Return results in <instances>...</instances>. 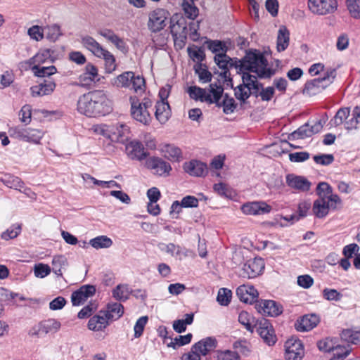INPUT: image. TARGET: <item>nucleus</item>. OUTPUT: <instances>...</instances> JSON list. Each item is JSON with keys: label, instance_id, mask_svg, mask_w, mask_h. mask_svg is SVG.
<instances>
[{"label": "nucleus", "instance_id": "1", "mask_svg": "<svg viewBox=\"0 0 360 360\" xmlns=\"http://www.w3.org/2000/svg\"><path fill=\"white\" fill-rule=\"evenodd\" d=\"M112 103L103 91H94L81 96L77 110L87 117L104 116L112 111Z\"/></svg>", "mask_w": 360, "mask_h": 360}, {"label": "nucleus", "instance_id": "61", "mask_svg": "<svg viewBox=\"0 0 360 360\" xmlns=\"http://www.w3.org/2000/svg\"><path fill=\"white\" fill-rule=\"evenodd\" d=\"M148 320V317L147 316H143L138 319L134 327L135 338H139L142 335Z\"/></svg>", "mask_w": 360, "mask_h": 360}, {"label": "nucleus", "instance_id": "41", "mask_svg": "<svg viewBox=\"0 0 360 360\" xmlns=\"http://www.w3.org/2000/svg\"><path fill=\"white\" fill-rule=\"evenodd\" d=\"M350 114V109L349 108H340L333 118H332L329 124L330 127H338L342 124H345L346 120L348 118Z\"/></svg>", "mask_w": 360, "mask_h": 360}, {"label": "nucleus", "instance_id": "56", "mask_svg": "<svg viewBox=\"0 0 360 360\" xmlns=\"http://www.w3.org/2000/svg\"><path fill=\"white\" fill-rule=\"evenodd\" d=\"M189 57L193 60L201 63L205 58L204 50L201 47L194 46L193 47H188L187 49Z\"/></svg>", "mask_w": 360, "mask_h": 360}, {"label": "nucleus", "instance_id": "49", "mask_svg": "<svg viewBox=\"0 0 360 360\" xmlns=\"http://www.w3.org/2000/svg\"><path fill=\"white\" fill-rule=\"evenodd\" d=\"M1 181L6 186L13 189H20L24 186L23 181L19 177L10 174L5 175Z\"/></svg>", "mask_w": 360, "mask_h": 360}, {"label": "nucleus", "instance_id": "46", "mask_svg": "<svg viewBox=\"0 0 360 360\" xmlns=\"http://www.w3.org/2000/svg\"><path fill=\"white\" fill-rule=\"evenodd\" d=\"M257 320L245 311H242L238 315V321L243 325L247 330L252 333L255 328V323Z\"/></svg>", "mask_w": 360, "mask_h": 360}, {"label": "nucleus", "instance_id": "19", "mask_svg": "<svg viewBox=\"0 0 360 360\" xmlns=\"http://www.w3.org/2000/svg\"><path fill=\"white\" fill-rule=\"evenodd\" d=\"M241 210L245 214H264L270 212L271 207L265 202H250L243 205Z\"/></svg>", "mask_w": 360, "mask_h": 360}, {"label": "nucleus", "instance_id": "32", "mask_svg": "<svg viewBox=\"0 0 360 360\" xmlns=\"http://www.w3.org/2000/svg\"><path fill=\"white\" fill-rule=\"evenodd\" d=\"M60 327V322L55 319H49L39 323V330L44 334L56 333Z\"/></svg>", "mask_w": 360, "mask_h": 360}, {"label": "nucleus", "instance_id": "26", "mask_svg": "<svg viewBox=\"0 0 360 360\" xmlns=\"http://www.w3.org/2000/svg\"><path fill=\"white\" fill-rule=\"evenodd\" d=\"M108 321L105 314L101 313V311H100L98 314L90 318L88 322V328L94 331L102 330L108 326Z\"/></svg>", "mask_w": 360, "mask_h": 360}, {"label": "nucleus", "instance_id": "25", "mask_svg": "<svg viewBox=\"0 0 360 360\" xmlns=\"http://www.w3.org/2000/svg\"><path fill=\"white\" fill-rule=\"evenodd\" d=\"M218 108H223V112L226 115L233 113L237 108V103L234 98L229 96L228 94H224L221 98L217 99V102H213Z\"/></svg>", "mask_w": 360, "mask_h": 360}, {"label": "nucleus", "instance_id": "29", "mask_svg": "<svg viewBox=\"0 0 360 360\" xmlns=\"http://www.w3.org/2000/svg\"><path fill=\"white\" fill-rule=\"evenodd\" d=\"M170 107L167 102H158L155 105L156 119L162 124L165 123L170 116Z\"/></svg>", "mask_w": 360, "mask_h": 360}, {"label": "nucleus", "instance_id": "57", "mask_svg": "<svg viewBox=\"0 0 360 360\" xmlns=\"http://www.w3.org/2000/svg\"><path fill=\"white\" fill-rule=\"evenodd\" d=\"M350 352L351 349L349 346L342 345L338 343L336 344V347L332 351L333 359L335 360H342L349 354Z\"/></svg>", "mask_w": 360, "mask_h": 360}, {"label": "nucleus", "instance_id": "5", "mask_svg": "<svg viewBox=\"0 0 360 360\" xmlns=\"http://www.w3.org/2000/svg\"><path fill=\"white\" fill-rule=\"evenodd\" d=\"M131 114L132 117L143 124H148L151 117L148 109L152 107V102L149 98H145L140 102L136 97H130Z\"/></svg>", "mask_w": 360, "mask_h": 360}, {"label": "nucleus", "instance_id": "8", "mask_svg": "<svg viewBox=\"0 0 360 360\" xmlns=\"http://www.w3.org/2000/svg\"><path fill=\"white\" fill-rule=\"evenodd\" d=\"M9 133L11 136L34 143H39L43 137V132L41 130L22 127L11 128Z\"/></svg>", "mask_w": 360, "mask_h": 360}, {"label": "nucleus", "instance_id": "9", "mask_svg": "<svg viewBox=\"0 0 360 360\" xmlns=\"http://www.w3.org/2000/svg\"><path fill=\"white\" fill-rule=\"evenodd\" d=\"M255 326L257 332L266 345L272 346L276 342L275 330L267 319L264 318L257 319Z\"/></svg>", "mask_w": 360, "mask_h": 360}, {"label": "nucleus", "instance_id": "17", "mask_svg": "<svg viewBox=\"0 0 360 360\" xmlns=\"http://www.w3.org/2000/svg\"><path fill=\"white\" fill-rule=\"evenodd\" d=\"M218 346V341L215 337H207L195 343L193 350L197 351L200 355L205 356L211 352L215 351Z\"/></svg>", "mask_w": 360, "mask_h": 360}, {"label": "nucleus", "instance_id": "39", "mask_svg": "<svg viewBox=\"0 0 360 360\" xmlns=\"http://www.w3.org/2000/svg\"><path fill=\"white\" fill-rule=\"evenodd\" d=\"M98 58H103L105 61V72L110 74L113 72L117 68L115 56L108 50L104 49L103 53L99 55Z\"/></svg>", "mask_w": 360, "mask_h": 360}, {"label": "nucleus", "instance_id": "13", "mask_svg": "<svg viewBox=\"0 0 360 360\" xmlns=\"http://www.w3.org/2000/svg\"><path fill=\"white\" fill-rule=\"evenodd\" d=\"M286 360H301L304 356L303 345L300 340L289 339L285 343Z\"/></svg>", "mask_w": 360, "mask_h": 360}, {"label": "nucleus", "instance_id": "16", "mask_svg": "<svg viewBox=\"0 0 360 360\" xmlns=\"http://www.w3.org/2000/svg\"><path fill=\"white\" fill-rule=\"evenodd\" d=\"M320 322V317L316 314H308L301 316L295 323L297 331H309L314 328Z\"/></svg>", "mask_w": 360, "mask_h": 360}, {"label": "nucleus", "instance_id": "64", "mask_svg": "<svg viewBox=\"0 0 360 360\" xmlns=\"http://www.w3.org/2000/svg\"><path fill=\"white\" fill-rule=\"evenodd\" d=\"M27 34L31 39L38 41L44 38V28L41 29L38 25H33L28 29Z\"/></svg>", "mask_w": 360, "mask_h": 360}, {"label": "nucleus", "instance_id": "38", "mask_svg": "<svg viewBox=\"0 0 360 360\" xmlns=\"http://www.w3.org/2000/svg\"><path fill=\"white\" fill-rule=\"evenodd\" d=\"M213 359L214 360H240L239 354L231 349H217L213 352Z\"/></svg>", "mask_w": 360, "mask_h": 360}, {"label": "nucleus", "instance_id": "40", "mask_svg": "<svg viewBox=\"0 0 360 360\" xmlns=\"http://www.w3.org/2000/svg\"><path fill=\"white\" fill-rule=\"evenodd\" d=\"M112 294L117 301L124 302L129 298L131 290L127 285L120 284L112 290Z\"/></svg>", "mask_w": 360, "mask_h": 360}, {"label": "nucleus", "instance_id": "58", "mask_svg": "<svg viewBox=\"0 0 360 360\" xmlns=\"http://www.w3.org/2000/svg\"><path fill=\"white\" fill-rule=\"evenodd\" d=\"M232 292L227 288H220L218 292L217 300L219 304L222 306H227L231 298Z\"/></svg>", "mask_w": 360, "mask_h": 360}, {"label": "nucleus", "instance_id": "27", "mask_svg": "<svg viewBox=\"0 0 360 360\" xmlns=\"http://www.w3.org/2000/svg\"><path fill=\"white\" fill-rule=\"evenodd\" d=\"M108 320H117L124 314V307L119 302L108 303L106 311H101Z\"/></svg>", "mask_w": 360, "mask_h": 360}, {"label": "nucleus", "instance_id": "44", "mask_svg": "<svg viewBox=\"0 0 360 360\" xmlns=\"http://www.w3.org/2000/svg\"><path fill=\"white\" fill-rule=\"evenodd\" d=\"M234 95L236 99L240 101V106H243L250 97L251 91L243 84H240L234 89Z\"/></svg>", "mask_w": 360, "mask_h": 360}, {"label": "nucleus", "instance_id": "52", "mask_svg": "<svg viewBox=\"0 0 360 360\" xmlns=\"http://www.w3.org/2000/svg\"><path fill=\"white\" fill-rule=\"evenodd\" d=\"M44 32L46 38L51 41H56L62 34L60 26L56 24L45 27Z\"/></svg>", "mask_w": 360, "mask_h": 360}, {"label": "nucleus", "instance_id": "47", "mask_svg": "<svg viewBox=\"0 0 360 360\" xmlns=\"http://www.w3.org/2000/svg\"><path fill=\"white\" fill-rule=\"evenodd\" d=\"M89 245L96 250L108 248L112 245V241L106 236H99L91 239L89 242Z\"/></svg>", "mask_w": 360, "mask_h": 360}, {"label": "nucleus", "instance_id": "30", "mask_svg": "<svg viewBox=\"0 0 360 360\" xmlns=\"http://www.w3.org/2000/svg\"><path fill=\"white\" fill-rule=\"evenodd\" d=\"M52 51L50 49H44L39 51L35 56L29 59L28 63L30 65H39L48 62L52 63L53 60L51 58Z\"/></svg>", "mask_w": 360, "mask_h": 360}, {"label": "nucleus", "instance_id": "37", "mask_svg": "<svg viewBox=\"0 0 360 360\" xmlns=\"http://www.w3.org/2000/svg\"><path fill=\"white\" fill-rule=\"evenodd\" d=\"M31 70L37 77H49L57 72L54 65L41 66V65H32Z\"/></svg>", "mask_w": 360, "mask_h": 360}, {"label": "nucleus", "instance_id": "59", "mask_svg": "<svg viewBox=\"0 0 360 360\" xmlns=\"http://www.w3.org/2000/svg\"><path fill=\"white\" fill-rule=\"evenodd\" d=\"M346 4L350 15L354 18H360V0H346Z\"/></svg>", "mask_w": 360, "mask_h": 360}, {"label": "nucleus", "instance_id": "4", "mask_svg": "<svg viewBox=\"0 0 360 360\" xmlns=\"http://www.w3.org/2000/svg\"><path fill=\"white\" fill-rule=\"evenodd\" d=\"M223 91V86L217 83H211L210 84L209 92L196 86H190L188 89V93L192 99L202 102L205 101L209 104H212L213 102H217V99L221 98Z\"/></svg>", "mask_w": 360, "mask_h": 360}, {"label": "nucleus", "instance_id": "53", "mask_svg": "<svg viewBox=\"0 0 360 360\" xmlns=\"http://www.w3.org/2000/svg\"><path fill=\"white\" fill-rule=\"evenodd\" d=\"M337 343L338 340L335 338H326L319 340L317 342V346L319 350L325 352H330L333 350L335 347H336Z\"/></svg>", "mask_w": 360, "mask_h": 360}, {"label": "nucleus", "instance_id": "48", "mask_svg": "<svg viewBox=\"0 0 360 360\" xmlns=\"http://www.w3.org/2000/svg\"><path fill=\"white\" fill-rule=\"evenodd\" d=\"M310 136H311L310 126L308 123H306L291 133L289 136V139L291 140L304 139Z\"/></svg>", "mask_w": 360, "mask_h": 360}, {"label": "nucleus", "instance_id": "11", "mask_svg": "<svg viewBox=\"0 0 360 360\" xmlns=\"http://www.w3.org/2000/svg\"><path fill=\"white\" fill-rule=\"evenodd\" d=\"M169 13L163 8L154 10L149 15L148 29L151 32L162 31L167 25Z\"/></svg>", "mask_w": 360, "mask_h": 360}, {"label": "nucleus", "instance_id": "22", "mask_svg": "<svg viewBox=\"0 0 360 360\" xmlns=\"http://www.w3.org/2000/svg\"><path fill=\"white\" fill-rule=\"evenodd\" d=\"M286 184L292 188L306 192L310 189L311 182L302 176L290 174L286 176Z\"/></svg>", "mask_w": 360, "mask_h": 360}, {"label": "nucleus", "instance_id": "3", "mask_svg": "<svg viewBox=\"0 0 360 360\" xmlns=\"http://www.w3.org/2000/svg\"><path fill=\"white\" fill-rule=\"evenodd\" d=\"M111 84L117 88L129 89L137 94H142L146 89L145 79L132 71L120 74L111 79Z\"/></svg>", "mask_w": 360, "mask_h": 360}, {"label": "nucleus", "instance_id": "51", "mask_svg": "<svg viewBox=\"0 0 360 360\" xmlns=\"http://www.w3.org/2000/svg\"><path fill=\"white\" fill-rule=\"evenodd\" d=\"M67 264V259L64 256H55L52 260V271L55 274L62 276V269L65 268Z\"/></svg>", "mask_w": 360, "mask_h": 360}, {"label": "nucleus", "instance_id": "28", "mask_svg": "<svg viewBox=\"0 0 360 360\" xmlns=\"http://www.w3.org/2000/svg\"><path fill=\"white\" fill-rule=\"evenodd\" d=\"M82 45L91 51L95 56L98 57L103 53L105 49L98 42H97L92 37L84 36L82 37Z\"/></svg>", "mask_w": 360, "mask_h": 360}, {"label": "nucleus", "instance_id": "2", "mask_svg": "<svg viewBox=\"0 0 360 360\" xmlns=\"http://www.w3.org/2000/svg\"><path fill=\"white\" fill-rule=\"evenodd\" d=\"M245 70L256 73L260 79H269L276 74V70L268 68V61L264 54L257 50L249 51L243 57Z\"/></svg>", "mask_w": 360, "mask_h": 360}, {"label": "nucleus", "instance_id": "34", "mask_svg": "<svg viewBox=\"0 0 360 360\" xmlns=\"http://www.w3.org/2000/svg\"><path fill=\"white\" fill-rule=\"evenodd\" d=\"M158 248L161 251L166 252L170 254L173 257L187 256V254L184 249L181 248L179 245H176L174 243H161L158 245Z\"/></svg>", "mask_w": 360, "mask_h": 360}, {"label": "nucleus", "instance_id": "54", "mask_svg": "<svg viewBox=\"0 0 360 360\" xmlns=\"http://www.w3.org/2000/svg\"><path fill=\"white\" fill-rule=\"evenodd\" d=\"M233 348L237 350L236 352L238 354L240 353L245 356H247L251 351L250 343L245 339H240L234 342L233 343Z\"/></svg>", "mask_w": 360, "mask_h": 360}, {"label": "nucleus", "instance_id": "7", "mask_svg": "<svg viewBox=\"0 0 360 360\" xmlns=\"http://www.w3.org/2000/svg\"><path fill=\"white\" fill-rule=\"evenodd\" d=\"M264 269V262L260 257L248 260L239 268L238 274L244 278H254L259 276Z\"/></svg>", "mask_w": 360, "mask_h": 360}, {"label": "nucleus", "instance_id": "35", "mask_svg": "<svg viewBox=\"0 0 360 360\" xmlns=\"http://www.w3.org/2000/svg\"><path fill=\"white\" fill-rule=\"evenodd\" d=\"M181 7L184 15L190 20H195L199 15V8L195 5L193 0H183Z\"/></svg>", "mask_w": 360, "mask_h": 360}, {"label": "nucleus", "instance_id": "24", "mask_svg": "<svg viewBox=\"0 0 360 360\" xmlns=\"http://www.w3.org/2000/svg\"><path fill=\"white\" fill-rule=\"evenodd\" d=\"M97 76V68L91 63H88L85 67L84 72L79 77V85L84 87L90 86L93 82H95Z\"/></svg>", "mask_w": 360, "mask_h": 360}, {"label": "nucleus", "instance_id": "45", "mask_svg": "<svg viewBox=\"0 0 360 360\" xmlns=\"http://www.w3.org/2000/svg\"><path fill=\"white\" fill-rule=\"evenodd\" d=\"M251 72L244 71L241 74L242 84L251 91V89H257V86H262V84L257 81L259 78L255 75H251Z\"/></svg>", "mask_w": 360, "mask_h": 360}, {"label": "nucleus", "instance_id": "6", "mask_svg": "<svg viewBox=\"0 0 360 360\" xmlns=\"http://www.w3.org/2000/svg\"><path fill=\"white\" fill-rule=\"evenodd\" d=\"M335 76L336 71L335 69L328 70L323 77L316 78L307 82L303 93L309 96H314L319 94L333 83Z\"/></svg>", "mask_w": 360, "mask_h": 360}, {"label": "nucleus", "instance_id": "42", "mask_svg": "<svg viewBox=\"0 0 360 360\" xmlns=\"http://www.w3.org/2000/svg\"><path fill=\"white\" fill-rule=\"evenodd\" d=\"M152 40L156 48H163L167 43L169 33L167 30L152 32Z\"/></svg>", "mask_w": 360, "mask_h": 360}, {"label": "nucleus", "instance_id": "31", "mask_svg": "<svg viewBox=\"0 0 360 360\" xmlns=\"http://www.w3.org/2000/svg\"><path fill=\"white\" fill-rule=\"evenodd\" d=\"M329 202L324 198H319L314 202L313 212L318 218H323L328 214Z\"/></svg>", "mask_w": 360, "mask_h": 360}, {"label": "nucleus", "instance_id": "50", "mask_svg": "<svg viewBox=\"0 0 360 360\" xmlns=\"http://www.w3.org/2000/svg\"><path fill=\"white\" fill-rule=\"evenodd\" d=\"M163 152L166 158L173 161H179L180 158H181V149L174 145H166Z\"/></svg>", "mask_w": 360, "mask_h": 360}, {"label": "nucleus", "instance_id": "21", "mask_svg": "<svg viewBox=\"0 0 360 360\" xmlns=\"http://www.w3.org/2000/svg\"><path fill=\"white\" fill-rule=\"evenodd\" d=\"M56 86V84L52 79H44L39 84L30 88L31 95L33 97L49 95L54 91Z\"/></svg>", "mask_w": 360, "mask_h": 360}, {"label": "nucleus", "instance_id": "43", "mask_svg": "<svg viewBox=\"0 0 360 360\" xmlns=\"http://www.w3.org/2000/svg\"><path fill=\"white\" fill-rule=\"evenodd\" d=\"M342 340L354 345L360 344V330H343L340 334Z\"/></svg>", "mask_w": 360, "mask_h": 360}, {"label": "nucleus", "instance_id": "33", "mask_svg": "<svg viewBox=\"0 0 360 360\" xmlns=\"http://www.w3.org/2000/svg\"><path fill=\"white\" fill-rule=\"evenodd\" d=\"M290 32L285 26H281L277 36L276 48L278 52L283 51L289 45Z\"/></svg>", "mask_w": 360, "mask_h": 360}, {"label": "nucleus", "instance_id": "63", "mask_svg": "<svg viewBox=\"0 0 360 360\" xmlns=\"http://www.w3.org/2000/svg\"><path fill=\"white\" fill-rule=\"evenodd\" d=\"M333 192L332 187L326 182H320L316 187V193L319 198H326Z\"/></svg>", "mask_w": 360, "mask_h": 360}, {"label": "nucleus", "instance_id": "12", "mask_svg": "<svg viewBox=\"0 0 360 360\" xmlns=\"http://www.w3.org/2000/svg\"><path fill=\"white\" fill-rule=\"evenodd\" d=\"M147 168L152 170L154 174L160 176H167L172 170L170 164L160 158H149L146 162Z\"/></svg>", "mask_w": 360, "mask_h": 360}, {"label": "nucleus", "instance_id": "60", "mask_svg": "<svg viewBox=\"0 0 360 360\" xmlns=\"http://www.w3.org/2000/svg\"><path fill=\"white\" fill-rule=\"evenodd\" d=\"M21 231V226L15 224L9 227L6 231L2 233L1 238L9 240L16 238Z\"/></svg>", "mask_w": 360, "mask_h": 360}, {"label": "nucleus", "instance_id": "23", "mask_svg": "<svg viewBox=\"0 0 360 360\" xmlns=\"http://www.w3.org/2000/svg\"><path fill=\"white\" fill-rule=\"evenodd\" d=\"M184 169L188 174L194 176H202L207 172V165L196 160L184 164Z\"/></svg>", "mask_w": 360, "mask_h": 360}, {"label": "nucleus", "instance_id": "20", "mask_svg": "<svg viewBox=\"0 0 360 360\" xmlns=\"http://www.w3.org/2000/svg\"><path fill=\"white\" fill-rule=\"evenodd\" d=\"M236 295L241 302L252 304L259 293L252 285H241L236 289Z\"/></svg>", "mask_w": 360, "mask_h": 360}, {"label": "nucleus", "instance_id": "18", "mask_svg": "<svg viewBox=\"0 0 360 360\" xmlns=\"http://www.w3.org/2000/svg\"><path fill=\"white\" fill-rule=\"evenodd\" d=\"M125 150L127 155L131 159L142 160L148 155V153L145 150L143 144L136 140L127 143L125 146Z\"/></svg>", "mask_w": 360, "mask_h": 360}, {"label": "nucleus", "instance_id": "36", "mask_svg": "<svg viewBox=\"0 0 360 360\" xmlns=\"http://www.w3.org/2000/svg\"><path fill=\"white\" fill-rule=\"evenodd\" d=\"M207 47L212 53L217 54H225L228 51V46L224 41L208 39L205 41Z\"/></svg>", "mask_w": 360, "mask_h": 360}, {"label": "nucleus", "instance_id": "62", "mask_svg": "<svg viewBox=\"0 0 360 360\" xmlns=\"http://www.w3.org/2000/svg\"><path fill=\"white\" fill-rule=\"evenodd\" d=\"M214 60L220 69H229V64L232 61V58L226 53L217 54L214 57Z\"/></svg>", "mask_w": 360, "mask_h": 360}, {"label": "nucleus", "instance_id": "55", "mask_svg": "<svg viewBox=\"0 0 360 360\" xmlns=\"http://www.w3.org/2000/svg\"><path fill=\"white\" fill-rule=\"evenodd\" d=\"M129 128L127 125L120 124L114 132V136H116V141L120 143H124L129 139Z\"/></svg>", "mask_w": 360, "mask_h": 360}, {"label": "nucleus", "instance_id": "10", "mask_svg": "<svg viewBox=\"0 0 360 360\" xmlns=\"http://www.w3.org/2000/svg\"><path fill=\"white\" fill-rule=\"evenodd\" d=\"M309 10L318 15L333 13L338 8L336 0H309Z\"/></svg>", "mask_w": 360, "mask_h": 360}, {"label": "nucleus", "instance_id": "15", "mask_svg": "<svg viewBox=\"0 0 360 360\" xmlns=\"http://www.w3.org/2000/svg\"><path fill=\"white\" fill-rule=\"evenodd\" d=\"M96 293V288L92 285H84L71 295V302L73 306L83 304L86 300Z\"/></svg>", "mask_w": 360, "mask_h": 360}, {"label": "nucleus", "instance_id": "14", "mask_svg": "<svg viewBox=\"0 0 360 360\" xmlns=\"http://www.w3.org/2000/svg\"><path fill=\"white\" fill-rule=\"evenodd\" d=\"M255 309L262 314L269 316H278L283 312L282 307L276 302L269 300H264L255 303Z\"/></svg>", "mask_w": 360, "mask_h": 360}]
</instances>
